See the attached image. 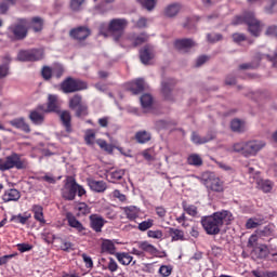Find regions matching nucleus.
Wrapping results in <instances>:
<instances>
[{
	"instance_id": "f3484780",
	"label": "nucleus",
	"mask_w": 277,
	"mask_h": 277,
	"mask_svg": "<svg viewBox=\"0 0 277 277\" xmlns=\"http://www.w3.org/2000/svg\"><path fill=\"white\" fill-rule=\"evenodd\" d=\"M9 123L11 124V127H14V129H18L24 133H31V128L29 127V123L25 122V118L23 117L13 119Z\"/></svg>"
},
{
	"instance_id": "ea45409f",
	"label": "nucleus",
	"mask_w": 277,
	"mask_h": 277,
	"mask_svg": "<svg viewBox=\"0 0 277 277\" xmlns=\"http://www.w3.org/2000/svg\"><path fill=\"white\" fill-rule=\"evenodd\" d=\"M82 97L79 94L74 95L72 97L69 98V107L70 109H77V107L83 105V103H81Z\"/></svg>"
},
{
	"instance_id": "6ab92c4d",
	"label": "nucleus",
	"mask_w": 277,
	"mask_h": 277,
	"mask_svg": "<svg viewBox=\"0 0 277 277\" xmlns=\"http://www.w3.org/2000/svg\"><path fill=\"white\" fill-rule=\"evenodd\" d=\"M2 200L3 202H16L21 200V192H18L16 188L8 189L2 195Z\"/></svg>"
},
{
	"instance_id": "49530a36",
	"label": "nucleus",
	"mask_w": 277,
	"mask_h": 277,
	"mask_svg": "<svg viewBox=\"0 0 277 277\" xmlns=\"http://www.w3.org/2000/svg\"><path fill=\"white\" fill-rule=\"evenodd\" d=\"M148 40V36L142 35H134L133 47H140V44H144Z\"/></svg>"
},
{
	"instance_id": "864d4df0",
	"label": "nucleus",
	"mask_w": 277,
	"mask_h": 277,
	"mask_svg": "<svg viewBox=\"0 0 277 277\" xmlns=\"http://www.w3.org/2000/svg\"><path fill=\"white\" fill-rule=\"evenodd\" d=\"M41 75L45 81H49L53 77V69L49 66H44L42 68Z\"/></svg>"
},
{
	"instance_id": "473e14b6",
	"label": "nucleus",
	"mask_w": 277,
	"mask_h": 277,
	"mask_svg": "<svg viewBox=\"0 0 277 277\" xmlns=\"http://www.w3.org/2000/svg\"><path fill=\"white\" fill-rule=\"evenodd\" d=\"M161 90L164 98H167V101H170V94L172 92V80L162 81Z\"/></svg>"
},
{
	"instance_id": "0eeeda50",
	"label": "nucleus",
	"mask_w": 277,
	"mask_h": 277,
	"mask_svg": "<svg viewBox=\"0 0 277 277\" xmlns=\"http://www.w3.org/2000/svg\"><path fill=\"white\" fill-rule=\"evenodd\" d=\"M129 25V22L124 18H115L111 19L108 25V32L111 34L113 38L118 42L122 36H124V29H127V26Z\"/></svg>"
},
{
	"instance_id": "7ed1b4c3",
	"label": "nucleus",
	"mask_w": 277,
	"mask_h": 277,
	"mask_svg": "<svg viewBox=\"0 0 277 277\" xmlns=\"http://www.w3.org/2000/svg\"><path fill=\"white\" fill-rule=\"evenodd\" d=\"M14 168H16V170H27V168H29V162L16 153L6 156L5 159L0 158V172H8V170Z\"/></svg>"
},
{
	"instance_id": "de8ad7c7",
	"label": "nucleus",
	"mask_w": 277,
	"mask_h": 277,
	"mask_svg": "<svg viewBox=\"0 0 277 277\" xmlns=\"http://www.w3.org/2000/svg\"><path fill=\"white\" fill-rule=\"evenodd\" d=\"M258 250L260 259H267L269 256V248L266 245H260Z\"/></svg>"
},
{
	"instance_id": "4d7b16f0",
	"label": "nucleus",
	"mask_w": 277,
	"mask_h": 277,
	"mask_svg": "<svg viewBox=\"0 0 277 277\" xmlns=\"http://www.w3.org/2000/svg\"><path fill=\"white\" fill-rule=\"evenodd\" d=\"M27 220H29V216H23V214L13 215L11 217V222H16L17 224H27Z\"/></svg>"
},
{
	"instance_id": "c85d7f7f",
	"label": "nucleus",
	"mask_w": 277,
	"mask_h": 277,
	"mask_svg": "<svg viewBox=\"0 0 277 277\" xmlns=\"http://www.w3.org/2000/svg\"><path fill=\"white\" fill-rule=\"evenodd\" d=\"M60 118H61V121L63 122V126L65 127L66 131L68 133H70V120H71V117H70V111L68 110H63L60 113Z\"/></svg>"
},
{
	"instance_id": "5fc2aeb1",
	"label": "nucleus",
	"mask_w": 277,
	"mask_h": 277,
	"mask_svg": "<svg viewBox=\"0 0 277 277\" xmlns=\"http://www.w3.org/2000/svg\"><path fill=\"white\" fill-rule=\"evenodd\" d=\"M147 237L150 239H162L163 238V232L157 229V230H148Z\"/></svg>"
},
{
	"instance_id": "b1692460",
	"label": "nucleus",
	"mask_w": 277,
	"mask_h": 277,
	"mask_svg": "<svg viewBox=\"0 0 277 277\" xmlns=\"http://www.w3.org/2000/svg\"><path fill=\"white\" fill-rule=\"evenodd\" d=\"M123 213L126 214L128 220H137L140 217V209L135 206H129L123 208Z\"/></svg>"
},
{
	"instance_id": "6e6552de",
	"label": "nucleus",
	"mask_w": 277,
	"mask_h": 277,
	"mask_svg": "<svg viewBox=\"0 0 277 277\" xmlns=\"http://www.w3.org/2000/svg\"><path fill=\"white\" fill-rule=\"evenodd\" d=\"M61 90L65 94H70L72 92H79L81 90H88V83L81 80L67 78L61 84Z\"/></svg>"
},
{
	"instance_id": "1a4fd4ad",
	"label": "nucleus",
	"mask_w": 277,
	"mask_h": 277,
	"mask_svg": "<svg viewBox=\"0 0 277 277\" xmlns=\"http://www.w3.org/2000/svg\"><path fill=\"white\" fill-rule=\"evenodd\" d=\"M155 47L147 44L140 50V60L142 64L148 65L155 60Z\"/></svg>"
},
{
	"instance_id": "37998d69",
	"label": "nucleus",
	"mask_w": 277,
	"mask_h": 277,
	"mask_svg": "<svg viewBox=\"0 0 277 277\" xmlns=\"http://www.w3.org/2000/svg\"><path fill=\"white\" fill-rule=\"evenodd\" d=\"M135 41V34L127 35L126 37H121V42L123 47L133 48V42Z\"/></svg>"
},
{
	"instance_id": "39448f33",
	"label": "nucleus",
	"mask_w": 277,
	"mask_h": 277,
	"mask_svg": "<svg viewBox=\"0 0 277 277\" xmlns=\"http://www.w3.org/2000/svg\"><path fill=\"white\" fill-rule=\"evenodd\" d=\"M243 23H246V25H248V29H249L251 36L259 38V36L261 34V22H259L258 19L254 18V13L247 12V13H245V15L242 17L237 16L233 21V25H241Z\"/></svg>"
},
{
	"instance_id": "393cba45",
	"label": "nucleus",
	"mask_w": 277,
	"mask_h": 277,
	"mask_svg": "<svg viewBox=\"0 0 277 277\" xmlns=\"http://www.w3.org/2000/svg\"><path fill=\"white\" fill-rule=\"evenodd\" d=\"M151 137L153 135L150 134V132L145 130H141L135 133V141L137 142V144H148Z\"/></svg>"
},
{
	"instance_id": "bb28decb",
	"label": "nucleus",
	"mask_w": 277,
	"mask_h": 277,
	"mask_svg": "<svg viewBox=\"0 0 277 277\" xmlns=\"http://www.w3.org/2000/svg\"><path fill=\"white\" fill-rule=\"evenodd\" d=\"M256 185H258L259 189L264 192V194H269V192H272V189H274V183L269 180L260 179L256 181Z\"/></svg>"
},
{
	"instance_id": "7c9ffc66",
	"label": "nucleus",
	"mask_w": 277,
	"mask_h": 277,
	"mask_svg": "<svg viewBox=\"0 0 277 277\" xmlns=\"http://www.w3.org/2000/svg\"><path fill=\"white\" fill-rule=\"evenodd\" d=\"M141 105L145 111H148V109H151L153 107V95L150 94H143L141 96Z\"/></svg>"
},
{
	"instance_id": "2eb2a0df",
	"label": "nucleus",
	"mask_w": 277,
	"mask_h": 277,
	"mask_svg": "<svg viewBox=\"0 0 277 277\" xmlns=\"http://www.w3.org/2000/svg\"><path fill=\"white\" fill-rule=\"evenodd\" d=\"M87 183L92 192H95V194H103L107 189V183L104 181H96L89 179L87 180Z\"/></svg>"
},
{
	"instance_id": "338daca9",
	"label": "nucleus",
	"mask_w": 277,
	"mask_h": 277,
	"mask_svg": "<svg viewBox=\"0 0 277 277\" xmlns=\"http://www.w3.org/2000/svg\"><path fill=\"white\" fill-rule=\"evenodd\" d=\"M207 38H208L209 42H220V40H222V35L221 34H208Z\"/></svg>"
},
{
	"instance_id": "412c9836",
	"label": "nucleus",
	"mask_w": 277,
	"mask_h": 277,
	"mask_svg": "<svg viewBox=\"0 0 277 277\" xmlns=\"http://www.w3.org/2000/svg\"><path fill=\"white\" fill-rule=\"evenodd\" d=\"M145 88L146 82H144V79L140 78L130 83L129 90L132 94H141V92H144Z\"/></svg>"
},
{
	"instance_id": "cd10ccee",
	"label": "nucleus",
	"mask_w": 277,
	"mask_h": 277,
	"mask_svg": "<svg viewBox=\"0 0 277 277\" xmlns=\"http://www.w3.org/2000/svg\"><path fill=\"white\" fill-rule=\"evenodd\" d=\"M47 111H60V101L57 95H49Z\"/></svg>"
},
{
	"instance_id": "052dcab7",
	"label": "nucleus",
	"mask_w": 277,
	"mask_h": 277,
	"mask_svg": "<svg viewBox=\"0 0 277 277\" xmlns=\"http://www.w3.org/2000/svg\"><path fill=\"white\" fill-rule=\"evenodd\" d=\"M107 269H109L111 273L118 272V262H116L114 258L108 259Z\"/></svg>"
},
{
	"instance_id": "dca6fc26",
	"label": "nucleus",
	"mask_w": 277,
	"mask_h": 277,
	"mask_svg": "<svg viewBox=\"0 0 277 277\" xmlns=\"http://www.w3.org/2000/svg\"><path fill=\"white\" fill-rule=\"evenodd\" d=\"M66 220L68 226H70V228H75L78 233H83V230H85V227L79 220H77V216L75 214L68 212L66 214Z\"/></svg>"
},
{
	"instance_id": "423d86ee",
	"label": "nucleus",
	"mask_w": 277,
	"mask_h": 277,
	"mask_svg": "<svg viewBox=\"0 0 277 277\" xmlns=\"http://www.w3.org/2000/svg\"><path fill=\"white\" fill-rule=\"evenodd\" d=\"M29 31V22L25 18H21L17 23L12 24L8 28V34L13 40H25Z\"/></svg>"
},
{
	"instance_id": "c756f323",
	"label": "nucleus",
	"mask_w": 277,
	"mask_h": 277,
	"mask_svg": "<svg viewBox=\"0 0 277 277\" xmlns=\"http://www.w3.org/2000/svg\"><path fill=\"white\" fill-rule=\"evenodd\" d=\"M187 163H188V166H194L195 168H200V166H202V163H203L202 157H200V155H198V154H190L187 157Z\"/></svg>"
},
{
	"instance_id": "a878e982",
	"label": "nucleus",
	"mask_w": 277,
	"mask_h": 277,
	"mask_svg": "<svg viewBox=\"0 0 277 277\" xmlns=\"http://www.w3.org/2000/svg\"><path fill=\"white\" fill-rule=\"evenodd\" d=\"M115 256L121 265H131V263H133V255H131V253L117 252Z\"/></svg>"
},
{
	"instance_id": "a211bd4d",
	"label": "nucleus",
	"mask_w": 277,
	"mask_h": 277,
	"mask_svg": "<svg viewBox=\"0 0 277 277\" xmlns=\"http://www.w3.org/2000/svg\"><path fill=\"white\" fill-rule=\"evenodd\" d=\"M138 250H142L144 254H150L151 256H157L159 254V249L155 246L150 245L148 241H138L137 242Z\"/></svg>"
},
{
	"instance_id": "79ce46f5",
	"label": "nucleus",
	"mask_w": 277,
	"mask_h": 277,
	"mask_svg": "<svg viewBox=\"0 0 277 277\" xmlns=\"http://www.w3.org/2000/svg\"><path fill=\"white\" fill-rule=\"evenodd\" d=\"M76 211H78V215H88L90 213V206L85 202H80L76 206Z\"/></svg>"
},
{
	"instance_id": "f8f14e48",
	"label": "nucleus",
	"mask_w": 277,
	"mask_h": 277,
	"mask_svg": "<svg viewBox=\"0 0 277 277\" xmlns=\"http://www.w3.org/2000/svg\"><path fill=\"white\" fill-rule=\"evenodd\" d=\"M196 45V42L192 39H177L174 42L175 49L177 51H181V53H187L189 52V49L194 48Z\"/></svg>"
},
{
	"instance_id": "bf43d9fd",
	"label": "nucleus",
	"mask_w": 277,
	"mask_h": 277,
	"mask_svg": "<svg viewBox=\"0 0 277 277\" xmlns=\"http://www.w3.org/2000/svg\"><path fill=\"white\" fill-rule=\"evenodd\" d=\"M6 2H2L0 4V12L1 14H5L8 10H10V5H14V0H5Z\"/></svg>"
},
{
	"instance_id": "4be33fe9",
	"label": "nucleus",
	"mask_w": 277,
	"mask_h": 277,
	"mask_svg": "<svg viewBox=\"0 0 277 277\" xmlns=\"http://www.w3.org/2000/svg\"><path fill=\"white\" fill-rule=\"evenodd\" d=\"M29 120L32 124L40 126L44 122V113L40 108L32 110L29 114Z\"/></svg>"
},
{
	"instance_id": "a19ab883",
	"label": "nucleus",
	"mask_w": 277,
	"mask_h": 277,
	"mask_svg": "<svg viewBox=\"0 0 277 277\" xmlns=\"http://www.w3.org/2000/svg\"><path fill=\"white\" fill-rule=\"evenodd\" d=\"M183 209L192 217H196V215H198V207L194 205L183 203Z\"/></svg>"
},
{
	"instance_id": "4468645a",
	"label": "nucleus",
	"mask_w": 277,
	"mask_h": 277,
	"mask_svg": "<svg viewBox=\"0 0 277 277\" xmlns=\"http://www.w3.org/2000/svg\"><path fill=\"white\" fill-rule=\"evenodd\" d=\"M181 10H183V5L179 2H173L164 8L163 14L167 18H174L175 16H179Z\"/></svg>"
},
{
	"instance_id": "c9c22d12",
	"label": "nucleus",
	"mask_w": 277,
	"mask_h": 277,
	"mask_svg": "<svg viewBox=\"0 0 277 277\" xmlns=\"http://www.w3.org/2000/svg\"><path fill=\"white\" fill-rule=\"evenodd\" d=\"M16 60L17 62H31V50H21Z\"/></svg>"
},
{
	"instance_id": "2f4dec72",
	"label": "nucleus",
	"mask_w": 277,
	"mask_h": 277,
	"mask_svg": "<svg viewBox=\"0 0 277 277\" xmlns=\"http://www.w3.org/2000/svg\"><path fill=\"white\" fill-rule=\"evenodd\" d=\"M44 25V21L41 17H32L30 24L28 26L36 32L42 31V27Z\"/></svg>"
},
{
	"instance_id": "9d476101",
	"label": "nucleus",
	"mask_w": 277,
	"mask_h": 277,
	"mask_svg": "<svg viewBox=\"0 0 277 277\" xmlns=\"http://www.w3.org/2000/svg\"><path fill=\"white\" fill-rule=\"evenodd\" d=\"M203 183L208 189H211L212 192H224V183L220 177H215V175L211 174L209 179L203 180Z\"/></svg>"
},
{
	"instance_id": "9b49d317",
	"label": "nucleus",
	"mask_w": 277,
	"mask_h": 277,
	"mask_svg": "<svg viewBox=\"0 0 277 277\" xmlns=\"http://www.w3.org/2000/svg\"><path fill=\"white\" fill-rule=\"evenodd\" d=\"M89 220L92 230H94L95 233H103V226L107 224V221L103 216L98 214H91L89 216Z\"/></svg>"
},
{
	"instance_id": "603ef678",
	"label": "nucleus",
	"mask_w": 277,
	"mask_h": 277,
	"mask_svg": "<svg viewBox=\"0 0 277 277\" xmlns=\"http://www.w3.org/2000/svg\"><path fill=\"white\" fill-rule=\"evenodd\" d=\"M84 140L87 144L92 145L94 144V140H96V133L93 132V130H88L85 132Z\"/></svg>"
},
{
	"instance_id": "aec40b11",
	"label": "nucleus",
	"mask_w": 277,
	"mask_h": 277,
	"mask_svg": "<svg viewBox=\"0 0 277 277\" xmlns=\"http://www.w3.org/2000/svg\"><path fill=\"white\" fill-rule=\"evenodd\" d=\"M31 211L34 213V219L44 225L47 224V220H44V208H42V206L40 205H34L31 208Z\"/></svg>"
},
{
	"instance_id": "774afa93",
	"label": "nucleus",
	"mask_w": 277,
	"mask_h": 277,
	"mask_svg": "<svg viewBox=\"0 0 277 277\" xmlns=\"http://www.w3.org/2000/svg\"><path fill=\"white\" fill-rule=\"evenodd\" d=\"M266 36H271L272 38H277V27L276 26H269L266 29Z\"/></svg>"
},
{
	"instance_id": "58836bf2",
	"label": "nucleus",
	"mask_w": 277,
	"mask_h": 277,
	"mask_svg": "<svg viewBox=\"0 0 277 277\" xmlns=\"http://www.w3.org/2000/svg\"><path fill=\"white\" fill-rule=\"evenodd\" d=\"M110 176L111 183H116V181H121L122 176H124V169H118L108 173Z\"/></svg>"
},
{
	"instance_id": "680f3d73",
	"label": "nucleus",
	"mask_w": 277,
	"mask_h": 277,
	"mask_svg": "<svg viewBox=\"0 0 277 277\" xmlns=\"http://www.w3.org/2000/svg\"><path fill=\"white\" fill-rule=\"evenodd\" d=\"M82 260L84 261L85 267L92 268L94 267V262L92 261V258L85 253H82Z\"/></svg>"
},
{
	"instance_id": "20e7f679",
	"label": "nucleus",
	"mask_w": 277,
	"mask_h": 277,
	"mask_svg": "<svg viewBox=\"0 0 277 277\" xmlns=\"http://www.w3.org/2000/svg\"><path fill=\"white\" fill-rule=\"evenodd\" d=\"M61 194L65 200L72 201L77 197V195L81 198V196H85V188L77 183L75 177L69 176L66 179L65 184L61 190Z\"/></svg>"
},
{
	"instance_id": "c03bdc74",
	"label": "nucleus",
	"mask_w": 277,
	"mask_h": 277,
	"mask_svg": "<svg viewBox=\"0 0 277 277\" xmlns=\"http://www.w3.org/2000/svg\"><path fill=\"white\" fill-rule=\"evenodd\" d=\"M154 224H155V221L153 219L143 221L138 224V230H142V233H144L148 230V228H153Z\"/></svg>"
},
{
	"instance_id": "0e129e2a",
	"label": "nucleus",
	"mask_w": 277,
	"mask_h": 277,
	"mask_svg": "<svg viewBox=\"0 0 277 277\" xmlns=\"http://www.w3.org/2000/svg\"><path fill=\"white\" fill-rule=\"evenodd\" d=\"M233 41L236 42V44H239V42H243L246 40V35L235 32L232 35Z\"/></svg>"
},
{
	"instance_id": "ddd939ff",
	"label": "nucleus",
	"mask_w": 277,
	"mask_h": 277,
	"mask_svg": "<svg viewBox=\"0 0 277 277\" xmlns=\"http://www.w3.org/2000/svg\"><path fill=\"white\" fill-rule=\"evenodd\" d=\"M91 31L90 28L80 26L78 28H74L70 30V36L74 40H85L90 36Z\"/></svg>"
},
{
	"instance_id": "a18cd8bd",
	"label": "nucleus",
	"mask_w": 277,
	"mask_h": 277,
	"mask_svg": "<svg viewBox=\"0 0 277 277\" xmlns=\"http://www.w3.org/2000/svg\"><path fill=\"white\" fill-rule=\"evenodd\" d=\"M261 224L262 222L259 219H248L246 223V228L250 230L252 228H258V226H261Z\"/></svg>"
},
{
	"instance_id": "f03ea898",
	"label": "nucleus",
	"mask_w": 277,
	"mask_h": 277,
	"mask_svg": "<svg viewBox=\"0 0 277 277\" xmlns=\"http://www.w3.org/2000/svg\"><path fill=\"white\" fill-rule=\"evenodd\" d=\"M263 148H265L263 141L240 142L233 146L234 153H240L243 157H255Z\"/></svg>"
},
{
	"instance_id": "f257e3e1",
	"label": "nucleus",
	"mask_w": 277,
	"mask_h": 277,
	"mask_svg": "<svg viewBox=\"0 0 277 277\" xmlns=\"http://www.w3.org/2000/svg\"><path fill=\"white\" fill-rule=\"evenodd\" d=\"M234 220L235 217L230 211L222 210L214 212L212 215L202 216L200 224L207 235H220L222 226L224 224L228 226Z\"/></svg>"
},
{
	"instance_id": "8fccbe9b",
	"label": "nucleus",
	"mask_w": 277,
	"mask_h": 277,
	"mask_svg": "<svg viewBox=\"0 0 277 277\" xmlns=\"http://www.w3.org/2000/svg\"><path fill=\"white\" fill-rule=\"evenodd\" d=\"M138 3H141V5H143V8H145V10H148L149 12L151 10H155V0H137Z\"/></svg>"
},
{
	"instance_id": "69168bd1",
	"label": "nucleus",
	"mask_w": 277,
	"mask_h": 277,
	"mask_svg": "<svg viewBox=\"0 0 277 277\" xmlns=\"http://www.w3.org/2000/svg\"><path fill=\"white\" fill-rule=\"evenodd\" d=\"M113 198H117V200H120V202H124L127 200V195L120 193L119 189H115L113 192Z\"/></svg>"
},
{
	"instance_id": "4c0bfd02",
	"label": "nucleus",
	"mask_w": 277,
	"mask_h": 277,
	"mask_svg": "<svg viewBox=\"0 0 277 277\" xmlns=\"http://www.w3.org/2000/svg\"><path fill=\"white\" fill-rule=\"evenodd\" d=\"M230 129L232 131H234L235 133H241L245 129L243 126V121L239 120V119H234L230 122Z\"/></svg>"
},
{
	"instance_id": "5701e85b",
	"label": "nucleus",
	"mask_w": 277,
	"mask_h": 277,
	"mask_svg": "<svg viewBox=\"0 0 277 277\" xmlns=\"http://www.w3.org/2000/svg\"><path fill=\"white\" fill-rule=\"evenodd\" d=\"M101 250H102V252H104L106 254H115V255L117 254L116 253V245L109 239H104L102 241Z\"/></svg>"
},
{
	"instance_id": "09e8293b",
	"label": "nucleus",
	"mask_w": 277,
	"mask_h": 277,
	"mask_svg": "<svg viewBox=\"0 0 277 277\" xmlns=\"http://www.w3.org/2000/svg\"><path fill=\"white\" fill-rule=\"evenodd\" d=\"M96 144L100 146V148H102V150H106V153H113L114 151V147L106 143L105 140H97Z\"/></svg>"
},
{
	"instance_id": "f704fd0d",
	"label": "nucleus",
	"mask_w": 277,
	"mask_h": 277,
	"mask_svg": "<svg viewBox=\"0 0 277 277\" xmlns=\"http://www.w3.org/2000/svg\"><path fill=\"white\" fill-rule=\"evenodd\" d=\"M44 50L42 49H31L30 50V62H39V60H43Z\"/></svg>"
},
{
	"instance_id": "e2e57ef3",
	"label": "nucleus",
	"mask_w": 277,
	"mask_h": 277,
	"mask_svg": "<svg viewBox=\"0 0 277 277\" xmlns=\"http://www.w3.org/2000/svg\"><path fill=\"white\" fill-rule=\"evenodd\" d=\"M52 70L53 76L56 77V79H60V77L64 75V67L62 65H56Z\"/></svg>"
},
{
	"instance_id": "3c124183",
	"label": "nucleus",
	"mask_w": 277,
	"mask_h": 277,
	"mask_svg": "<svg viewBox=\"0 0 277 277\" xmlns=\"http://www.w3.org/2000/svg\"><path fill=\"white\" fill-rule=\"evenodd\" d=\"M76 116L78 118H85V116H88V106L85 104H80L76 111Z\"/></svg>"
},
{
	"instance_id": "6e6d98bb",
	"label": "nucleus",
	"mask_w": 277,
	"mask_h": 277,
	"mask_svg": "<svg viewBox=\"0 0 277 277\" xmlns=\"http://www.w3.org/2000/svg\"><path fill=\"white\" fill-rule=\"evenodd\" d=\"M192 142H194V144H207V142H209V140L207 137H200V135L193 132Z\"/></svg>"
},
{
	"instance_id": "72a5a7b5",
	"label": "nucleus",
	"mask_w": 277,
	"mask_h": 277,
	"mask_svg": "<svg viewBox=\"0 0 277 277\" xmlns=\"http://www.w3.org/2000/svg\"><path fill=\"white\" fill-rule=\"evenodd\" d=\"M169 235H171L172 241H183L185 239V233L181 229L170 228Z\"/></svg>"
},
{
	"instance_id": "13d9d810",
	"label": "nucleus",
	"mask_w": 277,
	"mask_h": 277,
	"mask_svg": "<svg viewBox=\"0 0 277 277\" xmlns=\"http://www.w3.org/2000/svg\"><path fill=\"white\" fill-rule=\"evenodd\" d=\"M159 274L162 277H168L172 274V266H168V265H162L159 268Z\"/></svg>"
},
{
	"instance_id": "e433bc0d",
	"label": "nucleus",
	"mask_w": 277,
	"mask_h": 277,
	"mask_svg": "<svg viewBox=\"0 0 277 277\" xmlns=\"http://www.w3.org/2000/svg\"><path fill=\"white\" fill-rule=\"evenodd\" d=\"M256 233H258V235H261V237H273L274 225L268 224L263 229H258Z\"/></svg>"
}]
</instances>
